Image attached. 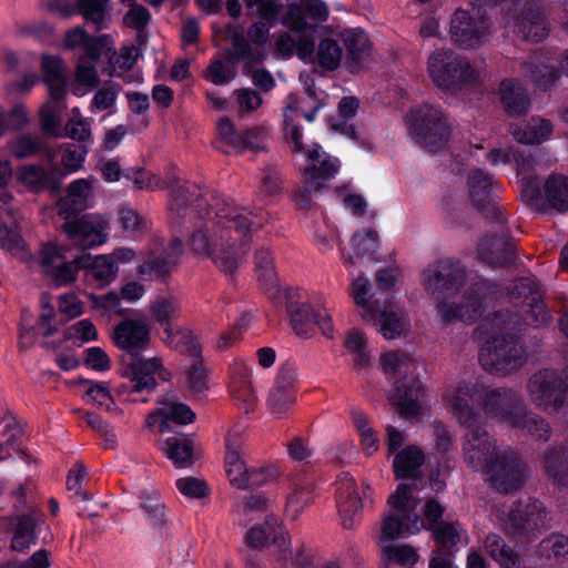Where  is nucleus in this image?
<instances>
[{"mask_svg": "<svg viewBox=\"0 0 568 568\" xmlns=\"http://www.w3.org/2000/svg\"><path fill=\"white\" fill-rule=\"evenodd\" d=\"M203 193L195 183L185 182L172 187L169 204L172 223L181 224L197 214L203 220L191 235L190 245L195 254L212 260L225 275L232 276L240 266L245 251L236 247L230 231L246 234L254 232L267 223L268 217L262 209L250 211L236 206L225 197Z\"/></svg>", "mask_w": 568, "mask_h": 568, "instance_id": "obj_1", "label": "nucleus"}, {"mask_svg": "<svg viewBox=\"0 0 568 568\" xmlns=\"http://www.w3.org/2000/svg\"><path fill=\"white\" fill-rule=\"evenodd\" d=\"M484 390L480 378L464 379L446 389L444 402L448 413L468 429L463 443L465 463L474 470L483 471L498 491L507 494L523 486L527 467L518 449L499 447L480 426L481 415L474 400L481 398Z\"/></svg>", "mask_w": 568, "mask_h": 568, "instance_id": "obj_2", "label": "nucleus"}, {"mask_svg": "<svg viewBox=\"0 0 568 568\" xmlns=\"http://www.w3.org/2000/svg\"><path fill=\"white\" fill-rule=\"evenodd\" d=\"M509 301L518 310L498 312L484 318L476 331L487 339L479 349V363L489 373L507 376L520 369L527 362L526 348L517 337L507 332L519 329L521 324L538 327L550 320L534 280L519 278L509 292Z\"/></svg>", "mask_w": 568, "mask_h": 568, "instance_id": "obj_3", "label": "nucleus"}, {"mask_svg": "<svg viewBox=\"0 0 568 568\" xmlns=\"http://www.w3.org/2000/svg\"><path fill=\"white\" fill-rule=\"evenodd\" d=\"M422 284L437 300L463 292L459 303H438V313L446 322L473 323L484 311L488 287L483 280L469 283L466 270L459 261L445 258L428 265L422 273Z\"/></svg>", "mask_w": 568, "mask_h": 568, "instance_id": "obj_4", "label": "nucleus"}, {"mask_svg": "<svg viewBox=\"0 0 568 568\" xmlns=\"http://www.w3.org/2000/svg\"><path fill=\"white\" fill-rule=\"evenodd\" d=\"M40 254L44 273L58 286L72 283L79 270H84L85 281L94 282L101 287L112 283L119 272L118 265L108 254L92 256L82 253L69 260L54 244L43 245Z\"/></svg>", "mask_w": 568, "mask_h": 568, "instance_id": "obj_5", "label": "nucleus"}, {"mask_svg": "<svg viewBox=\"0 0 568 568\" xmlns=\"http://www.w3.org/2000/svg\"><path fill=\"white\" fill-rule=\"evenodd\" d=\"M389 515L384 519L382 534L385 538L395 539L419 532L428 526L439 525L438 521L444 508L436 499H428L424 506L422 519L416 511L417 501L412 496V487L406 484L398 485L396 491L389 496Z\"/></svg>", "mask_w": 568, "mask_h": 568, "instance_id": "obj_6", "label": "nucleus"}, {"mask_svg": "<svg viewBox=\"0 0 568 568\" xmlns=\"http://www.w3.org/2000/svg\"><path fill=\"white\" fill-rule=\"evenodd\" d=\"M381 365L386 376H403L396 381L390 395V400L399 408V414L405 418L417 416L420 412L423 388L415 376L416 363L404 352L392 351L381 356Z\"/></svg>", "mask_w": 568, "mask_h": 568, "instance_id": "obj_7", "label": "nucleus"}, {"mask_svg": "<svg viewBox=\"0 0 568 568\" xmlns=\"http://www.w3.org/2000/svg\"><path fill=\"white\" fill-rule=\"evenodd\" d=\"M427 71L436 87L449 92L474 88L480 81L477 67L449 49L432 52L427 60Z\"/></svg>", "mask_w": 568, "mask_h": 568, "instance_id": "obj_8", "label": "nucleus"}, {"mask_svg": "<svg viewBox=\"0 0 568 568\" xmlns=\"http://www.w3.org/2000/svg\"><path fill=\"white\" fill-rule=\"evenodd\" d=\"M407 124L417 143L430 152H437L447 145L454 128L447 114L432 104L412 109L407 115Z\"/></svg>", "mask_w": 568, "mask_h": 568, "instance_id": "obj_9", "label": "nucleus"}, {"mask_svg": "<svg viewBox=\"0 0 568 568\" xmlns=\"http://www.w3.org/2000/svg\"><path fill=\"white\" fill-rule=\"evenodd\" d=\"M526 390L530 402L546 413L568 408V365L537 371L528 378Z\"/></svg>", "mask_w": 568, "mask_h": 568, "instance_id": "obj_10", "label": "nucleus"}, {"mask_svg": "<svg viewBox=\"0 0 568 568\" xmlns=\"http://www.w3.org/2000/svg\"><path fill=\"white\" fill-rule=\"evenodd\" d=\"M286 310L290 322L296 335L307 338L318 325L324 336L332 338L334 326L325 307H322V297L316 296L311 301L298 290H290L286 293Z\"/></svg>", "mask_w": 568, "mask_h": 568, "instance_id": "obj_11", "label": "nucleus"}, {"mask_svg": "<svg viewBox=\"0 0 568 568\" xmlns=\"http://www.w3.org/2000/svg\"><path fill=\"white\" fill-rule=\"evenodd\" d=\"M504 26L518 38L530 42H540L549 33V22L537 0H515Z\"/></svg>", "mask_w": 568, "mask_h": 568, "instance_id": "obj_12", "label": "nucleus"}, {"mask_svg": "<svg viewBox=\"0 0 568 568\" xmlns=\"http://www.w3.org/2000/svg\"><path fill=\"white\" fill-rule=\"evenodd\" d=\"M491 30V22L479 7L470 10L457 9L450 19L449 36L463 49L480 45Z\"/></svg>", "mask_w": 568, "mask_h": 568, "instance_id": "obj_13", "label": "nucleus"}, {"mask_svg": "<svg viewBox=\"0 0 568 568\" xmlns=\"http://www.w3.org/2000/svg\"><path fill=\"white\" fill-rule=\"evenodd\" d=\"M524 406L519 395L510 388H494L485 390L481 395V409L486 418L495 419L513 427L519 424L524 414Z\"/></svg>", "mask_w": 568, "mask_h": 568, "instance_id": "obj_14", "label": "nucleus"}, {"mask_svg": "<svg viewBox=\"0 0 568 568\" xmlns=\"http://www.w3.org/2000/svg\"><path fill=\"white\" fill-rule=\"evenodd\" d=\"M303 158L304 163L300 170L305 184L314 192H320L339 172V160L325 152L317 143L308 145Z\"/></svg>", "mask_w": 568, "mask_h": 568, "instance_id": "obj_15", "label": "nucleus"}, {"mask_svg": "<svg viewBox=\"0 0 568 568\" xmlns=\"http://www.w3.org/2000/svg\"><path fill=\"white\" fill-rule=\"evenodd\" d=\"M504 528L514 536L530 535L546 525V510L541 501L527 499L514 504L506 516L498 515Z\"/></svg>", "mask_w": 568, "mask_h": 568, "instance_id": "obj_16", "label": "nucleus"}, {"mask_svg": "<svg viewBox=\"0 0 568 568\" xmlns=\"http://www.w3.org/2000/svg\"><path fill=\"white\" fill-rule=\"evenodd\" d=\"M109 229V219L100 214H85L68 220L63 224L68 237L82 248H91L105 243Z\"/></svg>", "mask_w": 568, "mask_h": 568, "instance_id": "obj_17", "label": "nucleus"}, {"mask_svg": "<svg viewBox=\"0 0 568 568\" xmlns=\"http://www.w3.org/2000/svg\"><path fill=\"white\" fill-rule=\"evenodd\" d=\"M296 377L297 368L294 364L286 363L280 367L267 398V407L274 416H284L294 405Z\"/></svg>", "mask_w": 568, "mask_h": 568, "instance_id": "obj_18", "label": "nucleus"}, {"mask_svg": "<svg viewBox=\"0 0 568 568\" xmlns=\"http://www.w3.org/2000/svg\"><path fill=\"white\" fill-rule=\"evenodd\" d=\"M126 375L132 382L133 392H151L156 386V378L166 382L171 378V373L163 367L160 357L142 358L131 357L126 367Z\"/></svg>", "mask_w": 568, "mask_h": 568, "instance_id": "obj_19", "label": "nucleus"}, {"mask_svg": "<svg viewBox=\"0 0 568 568\" xmlns=\"http://www.w3.org/2000/svg\"><path fill=\"white\" fill-rule=\"evenodd\" d=\"M245 443L244 430L233 428L226 436L225 469L232 486L239 489L247 488L250 467L246 465L242 447Z\"/></svg>", "mask_w": 568, "mask_h": 568, "instance_id": "obj_20", "label": "nucleus"}, {"mask_svg": "<svg viewBox=\"0 0 568 568\" xmlns=\"http://www.w3.org/2000/svg\"><path fill=\"white\" fill-rule=\"evenodd\" d=\"M376 317L366 320L373 322L377 331L386 338L394 339L409 329V318L403 305L393 300H386L383 305L375 306Z\"/></svg>", "mask_w": 568, "mask_h": 568, "instance_id": "obj_21", "label": "nucleus"}, {"mask_svg": "<svg viewBox=\"0 0 568 568\" xmlns=\"http://www.w3.org/2000/svg\"><path fill=\"white\" fill-rule=\"evenodd\" d=\"M182 252L183 244L180 239H173L166 245L155 242L151 256L139 266L138 273L141 276L165 275L175 266Z\"/></svg>", "mask_w": 568, "mask_h": 568, "instance_id": "obj_22", "label": "nucleus"}, {"mask_svg": "<svg viewBox=\"0 0 568 568\" xmlns=\"http://www.w3.org/2000/svg\"><path fill=\"white\" fill-rule=\"evenodd\" d=\"M336 504L346 529L354 527L363 508L362 497L356 487L355 480L348 474H341L336 481Z\"/></svg>", "mask_w": 568, "mask_h": 568, "instance_id": "obj_23", "label": "nucleus"}, {"mask_svg": "<svg viewBox=\"0 0 568 568\" xmlns=\"http://www.w3.org/2000/svg\"><path fill=\"white\" fill-rule=\"evenodd\" d=\"M114 345L129 352L145 349L151 341L150 327L142 317H131L115 325L112 334Z\"/></svg>", "mask_w": 568, "mask_h": 568, "instance_id": "obj_24", "label": "nucleus"}, {"mask_svg": "<svg viewBox=\"0 0 568 568\" xmlns=\"http://www.w3.org/2000/svg\"><path fill=\"white\" fill-rule=\"evenodd\" d=\"M229 392L245 413L253 408L256 396L252 384V369L241 359H234L230 365Z\"/></svg>", "mask_w": 568, "mask_h": 568, "instance_id": "obj_25", "label": "nucleus"}, {"mask_svg": "<svg viewBox=\"0 0 568 568\" xmlns=\"http://www.w3.org/2000/svg\"><path fill=\"white\" fill-rule=\"evenodd\" d=\"M515 169L520 186L521 199L530 206L542 204L540 182L536 174L535 159L517 150Z\"/></svg>", "mask_w": 568, "mask_h": 568, "instance_id": "obj_26", "label": "nucleus"}, {"mask_svg": "<svg viewBox=\"0 0 568 568\" xmlns=\"http://www.w3.org/2000/svg\"><path fill=\"white\" fill-rule=\"evenodd\" d=\"M518 72L526 82L531 83L541 91L551 88L560 78L557 67L548 63L539 54H534L526 60L519 61Z\"/></svg>", "mask_w": 568, "mask_h": 568, "instance_id": "obj_27", "label": "nucleus"}, {"mask_svg": "<svg viewBox=\"0 0 568 568\" xmlns=\"http://www.w3.org/2000/svg\"><path fill=\"white\" fill-rule=\"evenodd\" d=\"M469 197L473 204L480 211L495 212L494 190L497 184L493 176L484 170H475L467 179Z\"/></svg>", "mask_w": 568, "mask_h": 568, "instance_id": "obj_28", "label": "nucleus"}, {"mask_svg": "<svg viewBox=\"0 0 568 568\" xmlns=\"http://www.w3.org/2000/svg\"><path fill=\"white\" fill-rule=\"evenodd\" d=\"M245 540L253 548H263L272 542L283 551L287 549L286 532L275 517L266 518L263 524L253 526L245 535Z\"/></svg>", "mask_w": 568, "mask_h": 568, "instance_id": "obj_29", "label": "nucleus"}, {"mask_svg": "<svg viewBox=\"0 0 568 568\" xmlns=\"http://www.w3.org/2000/svg\"><path fill=\"white\" fill-rule=\"evenodd\" d=\"M110 37L106 34L91 36L82 27L69 30L64 37V44L69 49H82L83 54L91 61H99L102 51L108 47Z\"/></svg>", "mask_w": 568, "mask_h": 568, "instance_id": "obj_30", "label": "nucleus"}, {"mask_svg": "<svg viewBox=\"0 0 568 568\" xmlns=\"http://www.w3.org/2000/svg\"><path fill=\"white\" fill-rule=\"evenodd\" d=\"M161 419L160 432H164L168 422L176 424H189L194 420L195 414L185 404L176 400L174 396H166L159 399V408L149 415L148 425L152 426L153 420Z\"/></svg>", "mask_w": 568, "mask_h": 568, "instance_id": "obj_31", "label": "nucleus"}, {"mask_svg": "<svg viewBox=\"0 0 568 568\" xmlns=\"http://www.w3.org/2000/svg\"><path fill=\"white\" fill-rule=\"evenodd\" d=\"M92 200V183L87 179H78L68 186L67 196L58 202V212L67 219L90 206Z\"/></svg>", "mask_w": 568, "mask_h": 568, "instance_id": "obj_32", "label": "nucleus"}, {"mask_svg": "<svg viewBox=\"0 0 568 568\" xmlns=\"http://www.w3.org/2000/svg\"><path fill=\"white\" fill-rule=\"evenodd\" d=\"M477 254L481 262L493 266H506L515 260L513 244L496 236L483 239L478 244Z\"/></svg>", "mask_w": 568, "mask_h": 568, "instance_id": "obj_33", "label": "nucleus"}, {"mask_svg": "<svg viewBox=\"0 0 568 568\" xmlns=\"http://www.w3.org/2000/svg\"><path fill=\"white\" fill-rule=\"evenodd\" d=\"M554 131L552 123L541 116H531L527 122L510 128L513 138L521 144H541Z\"/></svg>", "mask_w": 568, "mask_h": 568, "instance_id": "obj_34", "label": "nucleus"}, {"mask_svg": "<svg viewBox=\"0 0 568 568\" xmlns=\"http://www.w3.org/2000/svg\"><path fill=\"white\" fill-rule=\"evenodd\" d=\"M542 204L534 206L537 210L546 211L554 209L558 212L568 211V178L559 174L550 175L541 191Z\"/></svg>", "mask_w": 568, "mask_h": 568, "instance_id": "obj_35", "label": "nucleus"}, {"mask_svg": "<svg viewBox=\"0 0 568 568\" xmlns=\"http://www.w3.org/2000/svg\"><path fill=\"white\" fill-rule=\"evenodd\" d=\"M499 94L504 109L511 115L525 113L529 108L527 91L517 79H504L499 85Z\"/></svg>", "mask_w": 568, "mask_h": 568, "instance_id": "obj_36", "label": "nucleus"}, {"mask_svg": "<svg viewBox=\"0 0 568 568\" xmlns=\"http://www.w3.org/2000/svg\"><path fill=\"white\" fill-rule=\"evenodd\" d=\"M161 449L165 456L180 468L190 467L195 459L194 440L185 435H173L168 437Z\"/></svg>", "mask_w": 568, "mask_h": 568, "instance_id": "obj_37", "label": "nucleus"}, {"mask_svg": "<svg viewBox=\"0 0 568 568\" xmlns=\"http://www.w3.org/2000/svg\"><path fill=\"white\" fill-rule=\"evenodd\" d=\"M75 12L97 31L103 30L111 21V0H75Z\"/></svg>", "mask_w": 568, "mask_h": 568, "instance_id": "obj_38", "label": "nucleus"}, {"mask_svg": "<svg viewBox=\"0 0 568 568\" xmlns=\"http://www.w3.org/2000/svg\"><path fill=\"white\" fill-rule=\"evenodd\" d=\"M541 464L545 473L557 486L568 483V454L562 446H550L541 454Z\"/></svg>", "mask_w": 568, "mask_h": 568, "instance_id": "obj_39", "label": "nucleus"}, {"mask_svg": "<svg viewBox=\"0 0 568 568\" xmlns=\"http://www.w3.org/2000/svg\"><path fill=\"white\" fill-rule=\"evenodd\" d=\"M10 152L17 159H26L43 152L50 163L55 161V150L44 139L34 134H22L10 143Z\"/></svg>", "mask_w": 568, "mask_h": 568, "instance_id": "obj_40", "label": "nucleus"}, {"mask_svg": "<svg viewBox=\"0 0 568 568\" xmlns=\"http://www.w3.org/2000/svg\"><path fill=\"white\" fill-rule=\"evenodd\" d=\"M162 341L165 345L180 353L186 354L191 358L201 356V346L192 333L187 328L172 326L163 331Z\"/></svg>", "mask_w": 568, "mask_h": 568, "instance_id": "obj_41", "label": "nucleus"}, {"mask_svg": "<svg viewBox=\"0 0 568 568\" xmlns=\"http://www.w3.org/2000/svg\"><path fill=\"white\" fill-rule=\"evenodd\" d=\"M424 462L425 455L419 447L415 445L406 446L394 457V473L397 478H415L418 476Z\"/></svg>", "mask_w": 568, "mask_h": 568, "instance_id": "obj_42", "label": "nucleus"}, {"mask_svg": "<svg viewBox=\"0 0 568 568\" xmlns=\"http://www.w3.org/2000/svg\"><path fill=\"white\" fill-rule=\"evenodd\" d=\"M19 179L24 185L36 192L43 190L58 191L60 187V182L54 174L38 164L21 166L19 169Z\"/></svg>", "mask_w": 568, "mask_h": 568, "instance_id": "obj_43", "label": "nucleus"}, {"mask_svg": "<svg viewBox=\"0 0 568 568\" xmlns=\"http://www.w3.org/2000/svg\"><path fill=\"white\" fill-rule=\"evenodd\" d=\"M150 312L164 331L174 326L172 322L178 320L181 314V303L173 295H160L150 303Z\"/></svg>", "mask_w": 568, "mask_h": 568, "instance_id": "obj_44", "label": "nucleus"}, {"mask_svg": "<svg viewBox=\"0 0 568 568\" xmlns=\"http://www.w3.org/2000/svg\"><path fill=\"white\" fill-rule=\"evenodd\" d=\"M37 518L38 513L36 510L18 517L10 545L13 551L23 552L31 545L36 544Z\"/></svg>", "mask_w": 568, "mask_h": 568, "instance_id": "obj_45", "label": "nucleus"}, {"mask_svg": "<svg viewBox=\"0 0 568 568\" xmlns=\"http://www.w3.org/2000/svg\"><path fill=\"white\" fill-rule=\"evenodd\" d=\"M44 81L49 87L50 97L60 101L65 95V78L62 61L58 57L47 55L42 58Z\"/></svg>", "mask_w": 568, "mask_h": 568, "instance_id": "obj_46", "label": "nucleus"}, {"mask_svg": "<svg viewBox=\"0 0 568 568\" xmlns=\"http://www.w3.org/2000/svg\"><path fill=\"white\" fill-rule=\"evenodd\" d=\"M296 102V95L290 94L287 97V104L284 109V132L288 142L293 145L292 151L300 154H305V150L308 145H304L302 142L303 133L298 125L300 113L297 106L294 105Z\"/></svg>", "mask_w": 568, "mask_h": 568, "instance_id": "obj_47", "label": "nucleus"}, {"mask_svg": "<svg viewBox=\"0 0 568 568\" xmlns=\"http://www.w3.org/2000/svg\"><path fill=\"white\" fill-rule=\"evenodd\" d=\"M344 42L348 52L347 64L352 72L361 69L368 58V40L362 31L345 33Z\"/></svg>", "mask_w": 568, "mask_h": 568, "instance_id": "obj_48", "label": "nucleus"}, {"mask_svg": "<svg viewBox=\"0 0 568 568\" xmlns=\"http://www.w3.org/2000/svg\"><path fill=\"white\" fill-rule=\"evenodd\" d=\"M314 49V39L305 34L297 42L288 33H282L276 39V50L284 57H292L296 52L300 59L307 61L312 59Z\"/></svg>", "mask_w": 568, "mask_h": 568, "instance_id": "obj_49", "label": "nucleus"}, {"mask_svg": "<svg viewBox=\"0 0 568 568\" xmlns=\"http://www.w3.org/2000/svg\"><path fill=\"white\" fill-rule=\"evenodd\" d=\"M432 531L433 538L438 548L445 552H450L465 534L464 529L457 521H440L439 525L428 526Z\"/></svg>", "mask_w": 568, "mask_h": 568, "instance_id": "obj_50", "label": "nucleus"}, {"mask_svg": "<svg viewBox=\"0 0 568 568\" xmlns=\"http://www.w3.org/2000/svg\"><path fill=\"white\" fill-rule=\"evenodd\" d=\"M484 547L486 552L496 560L501 568H517V555L506 545L500 536L489 534L484 540Z\"/></svg>", "mask_w": 568, "mask_h": 568, "instance_id": "obj_51", "label": "nucleus"}, {"mask_svg": "<svg viewBox=\"0 0 568 568\" xmlns=\"http://www.w3.org/2000/svg\"><path fill=\"white\" fill-rule=\"evenodd\" d=\"M352 420L359 437L363 452L369 456L375 454L379 447V439L368 418L362 410L354 409L352 412Z\"/></svg>", "mask_w": 568, "mask_h": 568, "instance_id": "obj_52", "label": "nucleus"}, {"mask_svg": "<svg viewBox=\"0 0 568 568\" xmlns=\"http://www.w3.org/2000/svg\"><path fill=\"white\" fill-rule=\"evenodd\" d=\"M369 290L368 280L359 275L352 283L351 295L358 307V314L363 320H371L376 317L375 306L377 302H373L367 297Z\"/></svg>", "mask_w": 568, "mask_h": 568, "instance_id": "obj_53", "label": "nucleus"}, {"mask_svg": "<svg viewBox=\"0 0 568 568\" xmlns=\"http://www.w3.org/2000/svg\"><path fill=\"white\" fill-rule=\"evenodd\" d=\"M255 270L262 285L272 290L277 285V275L274 268L273 256L270 250L260 248L254 254Z\"/></svg>", "mask_w": 568, "mask_h": 568, "instance_id": "obj_54", "label": "nucleus"}, {"mask_svg": "<svg viewBox=\"0 0 568 568\" xmlns=\"http://www.w3.org/2000/svg\"><path fill=\"white\" fill-rule=\"evenodd\" d=\"M358 106L359 102L356 98L344 97L338 103L339 119H334L331 128L334 131H339L347 136L354 138L355 130L352 124H348V121L355 116Z\"/></svg>", "mask_w": 568, "mask_h": 568, "instance_id": "obj_55", "label": "nucleus"}, {"mask_svg": "<svg viewBox=\"0 0 568 568\" xmlns=\"http://www.w3.org/2000/svg\"><path fill=\"white\" fill-rule=\"evenodd\" d=\"M519 424L513 428L526 430L528 435L537 440L547 442L550 438L551 429L547 420L529 410L524 406V414Z\"/></svg>", "mask_w": 568, "mask_h": 568, "instance_id": "obj_56", "label": "nucleus"}, {"mask_svg": "<svg viewBox=\"0 0 568 568\" xmlns=\"http://www.w3.org/2000/svg\"><path fill=\"white\" fill-rule=\"evenodd\" d=\"M344 345L353 355V362L356 366L365 368L368 365L367 339L363 332L357 328L351 329Z\"/></svg>", "mask_w": 568, "mask_h": 568, "instance_id": "obj_57", "label": "nucleus"}, {"mask_svg": "<svg viewBox=\"0 0 568 568\" xmlns=\"http://www.w3.org/2000/svg\"><path fill=\"white\" fill-rule=\"evenodd\" d=\"M54 150L55 156L58 153H61V164L69 172L79 171L88 154V149L84 144L62 143Z\"/></svg>", "mask_w": 568, "mask_h": 568, "instance_id": "obj_58", "label": "nucleus"}, {"mask_svg": "<svg viewBox=\"0 0 568 568\" xmlns=\"http://www.w3.org/2000/svg\"><path fill=\"white\" fill-rule=\"evenodd\" d=\"M141 505L153 527H161L165 524L164 505L161 503L159 493L154 489L141 494Z\"/></svg>", "mask_w": 568, "mask_h": 568, "instance_id": "obj_59", "label": "nucleus"}, {"mask_svg": "<svg viewBox=\"0 0 568 568\" xmlns=\"http://www.w3.org/2000/svg\"><path fill=\"white\" fill-rule=\"evenodd\" d=\"M40 128L47 136L62 138L61 116L58 105L44 104L39 112Z\"/></svg>", "mask_w": 568, "mask_h": 568, "instance_id": "obj_60", "label": "nucleus"}, {"mask_svg": "<svg viewBox=\"0 0 568 568\" xmlns=\"http://www.w3.org/2000/svg\"><path fill=\"white\" fill-rule=\"evenodd\" d=\"M313 500V485L311 483L295 484L287 497V510L293 517L301 514Z\"/></svg>", "mask_w": 568, "mask_h": 568, "instance_id": "obj_61", "label": "nucleus"}, {"mask_svg": "<svg viewBox=\"0 0 568 568\" xmlns=\"http://www.w3.org/2000/svg\"><path fill=\"white\" fill-rule=\"evenodd\" d=\"M120 90L121 87L115 83L103 85L95 92L90 104V110L92 112L109 111L113 113Z\"/></svg>", "mask_w": 568, "mask_h": 568, "instance_id": "obj_62", "label": "nucleus"}, {"mask_svg": "<svg viewBox=\"0 0 568 568\" xmlns=\"http://www.w3.org/2000/svg\"><path fill=\"white\" fill-rule=\"evenodd\" d=\"M342 60V49L332 39H324L320 42L317 50L318 64L325 70H335Z\"/></svg>", "mask_w": 568, "mask_h": 568, "instance_id": "obj_63", "label": "nucleus"}, {"mask_svg": "<svg viewBox=\"0 0 568 568\" xmlns=\"http://www.w3.org/2000/svg\"><path fill=\"white\" fill-rule=\"evenodd\" d=\"M233 99L234 105L241 116L256 111L263 103L260 93L251 88L234 90Z\"/></svg>", "mask_w": 568, "mask_h": 568, "instance_id": "obj_64", "label": "nucleus"}]
</instances>
